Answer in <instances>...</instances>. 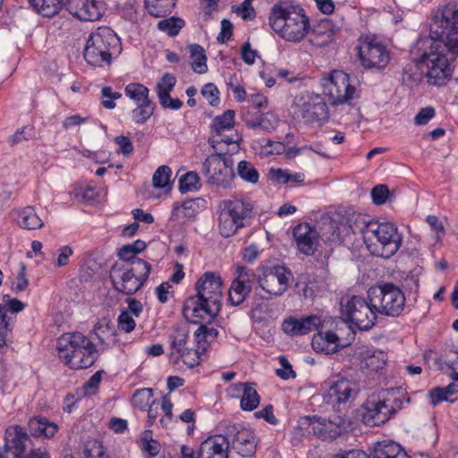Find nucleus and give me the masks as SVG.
<instances>
[{"label":"nucleus","instance_id":"nucleus-64","mask_svg":"<svg viewBox=\"0 0 458 458\" xmlns=\"http://www.w3.org/2000/svg\"><path fill=\"white\" fill-rule=\"evenodd\" d=\"M208 342L205 332L199 327L194 333V347L204 353L208 346Z\"/></svg>","mask_w":458,"mask_h":458},{"label":"nucleus","instance_id":"nucleus-43","mask_svg":"<svg viewBox=\"0 0 458 458\" xmlns=\"http://www.w3.org/2000/svg\"><path fill=\"white\" fill-rule=\"evenodd\" d=\"M33 8L45 17H53L60 11L62 0H29Z\"/></svg>","mask_w":458,"mask_h":458},{"label":"nucleus","instance_id":"nucleus-59","mask_svg":"<svg viewBox=\"0 0 458 458\" xmlns=\"http://www.w3.org/2000/svg\"><path fill=\"white\" fill-rule=\"evenodd\" d=\"M3 303L4 304L7 312L10 311L13 314L21 312L25 308L24 302L16 298H12L9 294L3 296Z\"/></svg>","mask_w":458,"mask_h":458},{"label":"nucleus","instance_id":"nucleus-8","mask_svg":"<svg viewBox=\"0 0 458 458\" xmlns=\"http://www.w3.org/2000/svg\"><path fill=\"white\" fill-rule=\"evenodd\" d=\"M120 48V39L109 27H99L89 36L84 58L93 66L109 64L113 55Z\"/></svg>","mask_w":458,"mask_h":458},{"label":"nucleus","instance_id":"nucleus-25","mask_svg":"<svg viewBox=\"0 0 458 458\" xmlns=\"http://www.w3.org/2000/svg\"><path fill=\"white\" fill-rule=\"evenodd\" d=\"M322 319L318 315H310L297 318H289L282 325L283 330L292 335H303L322 327Z\"/></svg>","mask_w":458,"mask_h":458},{"label":"nucleus","instance_id":"nucleus-26","mask_svg":"<svg viewBox=\"0 0 458 458\" xmlns=\"http://www.w3.org/2000/svg\"><path fill=\"white\" fill-rule=\"evenodd\" d=\"M176 84V78L171 73H165L156 86V92L160 106L165 109L179 110L182 106V101L179 98H172L170 93Z\"/></svg>","mask_w":458,"mask_h":458},{"label":"nucleus","instance_id":"nucleus-31","mask_svg":"<svg viewBox=\"0 0 458 458\" xmlns=\"http://www.w3.org/2000/svg\"><path fill=\"white\" fill-rule=\"evenodd\" d=\"M228 132V134H225V132L212 133L208 140L212 148L218 151L217 153H225V156L229 151L234 152L239 148L237 144L239 140L238 134L233 133V131Z\"/></svg>","mask_w":458,"mask_h":458},{"label":"nucleus","instance_id":"nucleus-27","mask_svg":"<svg viewBox=\"0 0 458 458\" xmlns=\"http://www.w3.org/2000/svg\"><path fill=\"white\" fill-rule=\"evenodd\" d=\"M230 442L224 435L205 439L199 448L198 458H228Z\"/></svg>","mask_w":458,"mask_h":458},{"label":"nucleus","instance_id":"nucleus-34","mask_svg":"<svg viewBox=\"0 0 458 458\" xmlns=\"http://www.w3.org/2000/svg\"><path fill=\"white\" fill-rule=\"evenodd\" d=\"M18 225L27 230L39 229L44 225L43 220L36 213L33 207L28 206L15 211Z\"/></svg>","mask_w":458,"mask_h":458},{"label":"nucleus","instance_id":"nucleus-13","mask_svg":"<svg viewBox=\"0 0 458 458\" xmlns=\"http://www.w3.org/2000/svg\"><path fill=\"white\" fill-rule=\"evenodd\" d=\"M293 108L297 117L306 123H321L328 117V108L325 99L318 94L309 91L298 94L293 100Z\"/></svg>","mask_w":458,"mask_h":458},{"label":"nucleus","instance_id":"nucleus-29","mask_svg":"<svg viewBox=\"0 0 458 458\" xmlns=\"http://www.w3.org/2000/svg\"><path fill=\"white\" fill-rule=\"evenodd\" d=\"M311 345L315 352L326 354L335 353L345 346L339 336L332 331H319L314 335Z\"/></svg>","mask_w":458,"mask_h":458},{"label":"nucleus","instance_id":"nucleus-28","mask_svg":"<svg viewBox=\"0 0 458 458\" xmlns=\"http://www.w3.org/2000/svg\"><path fill=\"white\" fill-rule=\"evenodd\" d=\"M232 447L242 457H250L256 453L257 438L252 429L241 427L233 435Z\"/></svg>","mask_w":458,"mask_h":458},{"label":"nucleus","instance_id":"nucleus-38","mask_svg":"<svg viewBox=\"0 0 458 458\" xmlns=\"http://www.w3.org/2000/svg\"><path fill=\"white\" fill-rule=\"evenodd\" d=\"M175 2L176 0H145V5L150 15L158 18L170 14Z\"/></svg>","mask_w":458,"mask_h":458},{"label":"nucleus","instance_id":"nucleus-7","mask_svg":"<svg viewBox=\"0 0 458 458\" xmlns=\"http://www.w3.org/2000/svg\"><path fill=\"white\" fill-rule=\"evenodd\" d=\"M151 271V265L143 259H133L130 263L114 264L110 278L116 291L131 295L145 284Z\"/></svg>","mask_w":458,"mask_h":458},{"label":"nucleus","instance_id":"nucleus-61","mask_svg":"<svg viewBox=\"0 0 458 458\" xmlns=\"http://www.w3.org/2000/svg\"><path fill=\"white\" fill-rule=\"evenodd\" d=\"M193 206L194 202L192 200L184 201L181 206L174 204L173 216H176V218L191 216L193 214V210L191 212L190 210L192 209Z\"/></svg>","mask_w":458,"mask_h":458},{"label":"nucleus","instance_id":"nucleus-42","mask_svg":"<svg viewBox=\"0 0 458 458\" xmlns=\"http://www.w3.org/2000/svg\"><path fill=\"white\" fill-rule=\"evenodd\" d=\"M235 113L226 110L223 114L216 116L212 123V133H224L233 130Z\"/></svg>","mask_w":458,"mask_h":458},{"label":"nucleus","instance_id":"nucleus-62","mask_svg":"<svg viewBox=\"0 0 458 458\" xmlns=\"http://www.w3.org/2000/svg\"><path fill=\"white\" fill-rule=\"evenodd\" d=\"M435 116L433 107H424L416 114L414 123L416 125H425Z\"/></svg>","mask_w":458,"mask_h":458},{"label":"nucleus","instance_id":"nucleus-6","mask_svg":"<svg viewBox=\"0 0 458 458\" xmlns=\"http://www.w3.org/2000/svg\"><path fill=\"white\" fill-rule=\"evenodd\" d=\"M254 205L249 199H233L221 201L218 206L219 233L228 238L250 224L253 217Z\"/></svg>","mask_w":458,"mask_h":458},{"label":"nucleus","instance_id":"nucleus-4","mask_svg":"<svg viewBox=\"0 0 458 458\" xmlns=\"http://www.w3.org/2000/svg\"><path fill=\"white\" fill-rule=\"evenodd\" d=\"M59 359L72 369L91 367L98 359V350L92 341L81 332L62 335L56 343Z\"/></svg>","mask_w":458,"mask_h":458},{"label":"nucleus","instance_id":"nucleus-48","mask_svg":"<svg viewBox=\"0 0 458 458\" xmlns=\"http://www.w3.org/2000/svg\"><path fill=\"white\" fill-rule=\"evenodd\" d=\"M155 108L156 104L154 102L137 105V106L131 111L132 121L139 124L146 123L153 114Z\"/></svg>","mask_w":458,"mask_h":458},{"label":"nucleus","instance_id":"nucleus-24","mask_svg":"<svg viewBox=\"0 0 458 458\" xmlns=\"http://www.w3.org/2000/svg\"><path fill=\"white\" fill-rule=\"evenodd\" d=\"M65 8L81 21H94L103 15L102 4L97 0H66Z\"/></svg>","mask_w":458,"mask_h":458},{"label":"nucleus","instance_id":"nucleus-47","mask_svg":"<svg viewBox=\"0 0 458 458\" xmlns=\"http://www.w3.org/2000/svg\"><path fill=\"white\" fill-rule=\"evenodd\" d=\"M200 187V179L196 172H188L180 178L179 189L182 193L198 191Z\"/></svg>","mask_w":458,"mask_h":458},{"label":"nucleus","instance_id":"nucleus-53","mask_svg":"<svg viewBox=\"0 0 458 458\" xmlns=\"http://www.w3.org/2000/svg\"><path fill=\"white\" fill-rule=\"evenodd\" d=\"M102 106L106 109H114L116 106L114 100L122 98V94L117 91H113L111 87L106 86L101 90Z\"/></svg>","mask_w":458,"mask_h":458},{"label":"nucleus","instance_id":"nucleus-36","mask_svg":"<svg viewBox=\"0 0 458 458\" xmlns=\"http://www.w3.org/2000/svg\"><path fill=\"white\" fill-rule=\"evenodd\" d=\"M15 320V316L7 314L4 304H0V349L7 345V342L12 336Z\"/></svg>","mask_w":458,"mask_h":458},{"label":"nucleus","instance_id":"nucleus-49","mask_svg":"<svg viewBox=\"0 0 458 458\" xmlns=\"http://www.w3.org/2000/svg\"><path fill=\"white\" fill-rule=\"evenodd\" d=\"M185 22L181 18L171 17L158 21L157 28L161 31L167 33L169 36H176Z\"/></svg>","mask_w":458,"mask_h":458},{"label":"nucleus","instance_id":"nucleus-21","mask_svg":"<svg viewBox=\"0 0 458 458\" xmlns=\"http://www.w3.org/2000/svg\"><path fill=\"white\" fill-rule=\"evenodd\" d=\"M358 393L359 387L357 384L349 378L342 377L329 383V386L324 394V401L335 407L354 399Z\"/></svg>","mask_w":458,"mask_h":458},{"label":"nucleus","instance_id":"nucleus-39","mask_svg":"<svg viewBox=\"0 0 458 458\" xmlns=\"http://www.w3.org/2000/svg\"><path fill=\"white\" fill-rule=\"evenodd\" d=\"M126 97L133 100L136 105L153 102L149 99V89L140 83H130L124 89Z\"/></svg>","mask_w":458,"mask_h":458},{"label":"nucleus","instance_id":"nucleus-37","mask_svg":"<svg viewBox=\"0 0 458 458\" xmlns=\"http://www.w3.org/2000/svg\"><path fill=\"white\" fill-rule=\"evenodd\" d=\"M93 331L101 344L109 346L115 344V330L108 319H103L98 322L94 326Z\"/></svg>","mask_w":458,"mask_h":458},{"label":"nucleus","instance_id":"nucleus-54","mask_svg":"<svg viewBox=\"0 0 458 458\" xmlns=\"http://www.w3.org/2000/svg\"><path fill=\"white\" fill-rule=\"evenodd\" d=\"M82 458H109L105 453L103 445L94 441L89 445H87L82 453Z\"/></svg>","mask_w":458,"mask_h":458},{"label":"nucleus","instance_id":"nucleus-14","mask_svg":"<svg viewBox=\"0 0 458 458\" xmlns=\"http://www.w3.org/2000/svg\"><path fill=\"white\" fill-rule=\"evenodd\" d=\"M357 48L360 64L367 70L383 71L390 62L389 50L373 37L360 38Z\"/></svg>","mask_w":458,"mask_h":458},{"label":"nucleus","instance_id":"nucleus-50","mask_svg":"<svg viewBox=\"0 0 458 458\" xmlns=\"http://www.w3.org/2000/svg\"><path fill=\"white\" fill-rule=\"evenodd\" d=\"M156 399H153V391L151 388H141L137 390L131 398L133 406L145 410Z\"/></svg>","mask_w":458,"mask_h":458},{"label":"nucleus","instance_id":"nucleus-1","mask_svg":"<svg viewBox=\"0 0 458 458\" xmlns=\"http://www.w3.org/2000/svg\"><path fill=\"white\" fill-rule=\"evenodd\" d=\"M426 49L420 60L405 66L403 81L419 84L424 77L433 85H441L451 76L450 62L458 55V4L449 3L438 9L429 23V38L419 42Z\"/></svg>","mask_w":458,"mask_h":458},{"label":"nucleus","instance_id":"nucleus-3","mask_svg":"<svg viewBox=\"0 0 458 458\" xmlns=\"http://www.w3.org/2000/svg\"><path fill=\"white\" fill-rule=\"evenodd\" d=\"M409 403L407 391L402 386L381 389L362 404V420L368 426L383 425Z\"/></svg>","mask_w":458,"mask_h":458},{"label":"nucleus","instance_id":"nucleus-40","mask_svg":"<svg viewBox=\"0 0 458 458\" xmlns=\"http://www.w3.org/2000/svg\"><path fill=\"white\" fill-rule=\"evenodd\" d=\"M190 52L192 70L199 74L207 72V55L204 48L198 44H193L190 46Z\"/></svg>","mask_w":458,"mask_h":458},{"label":"nucleus","instance_id":"nucleus-10","mask_svg":"<svg viewBox=\"0 0 458 458\" xmlns=\"http://www.w3.org/2000/svg\"><path fill=\"white\" fill-rule=\"evenodd\" d=\"M299 427L308 434L313 433L322 440L332 441L351 427L348 418L334 415L328 420L317 416H305L298 420Z\"/></svg>","mask_w":458,"mask_h":458},{"label":"nucleus","instance_id":"nucleus-5","mask_svg":"<svg viewBox=\"0 0 458 458\" xmlns=\"http://www.w3.org/2000/svg\"><path fill=\"white\" fill-rule=\"evenodd\" d=\"M381 223L371 219L367 215L352 214L347 218L346 223H339L335 220H329L325 227L326 232L323 237L331 242H343L345 237L352 231L353 234L360 233L363 237L364 243L368 250L372 252L373 247L379 234Z\"/></svg>","mask_w":458,"mask_h":458},{"label":"nucleus","instance_id":"nucleus-18","mask_svg":"<svg viewBox=\"0 0 458 458\" xmlns=\"http://www.w3.org/2000/svg\"><path fill=\"white\" fill-rule=\"evenodd\" d=\"M30 445V437L22 427L17 425L6 429L4 447L11 451L15 458H50L48 453L41 449L32 450L22 457L21 454Z\"/></svg>","mask_w":458,"mask_h":458},{"label":"nucleus","instance_id":"nucleus-46","mask_svg":"<svg viewBox=\"0 0 458 458\" xmlns=\"http://www.w3.org/2000/svg\"><path fill=\"white\" fill-rule=\"evenodd\" d=\"M238 175L245 182L255 184L259 182V174L254 165L245 160L239 162L237 165Z\"/></svg>","mask_w":458,"mask_h":458},{"label":"nucleus","instance_id":"nucleus-63","mask_svg":"<svg viewBox=\"0 0 458 458\" xmlns=\"http://www.w3.org/2000/svg\"><path fill=\"white\" fill-rule=\"evenodd\" d=\"M270 179L278 183H287L290 182V172L281 168H271L269 170Z\"/></svg>","mask_w":458,"mask_h":458},{"label":"nucleus","instance_id":"nucleus-11","mask_svg":"<svg viewBox=\"0 0 458 458\" xmlns=\"http://www.w3.org/2000/svg\"><path fill=\"white\" fill-rule=\"evenodd\" d=\"M233 165V161L230 157L225 153H215L203 162L201 172L210 185L229 189L234 179Z\"/></svg>","mask_w":458,"mask_h":458},{"label":"nucleus","instance_id":"nucleus-52","mask_svg":"<svg viewBox=\"0 0 458 458\" xmlns=\"http://www.w3.org/2000/svg\"><path fill=\"white\" fill-rule=\"evenodd\" d=\"M72 254L73 250L70 246H62L57 250L56 253L53 255L52 263L55 267L67 266Z\"/></svg>","mask_w":458,"mask_h":458},{"label":"nucleus","instance_id":"nucleus-51","mask_svg":"<svg viewBox=\"0 0 458 458\" xmlns=\"http://www.w3.org/2000/svg\"><path fill=\"white\" fill-rule=\"evenodd\" d=\"M172 170L167 165L159 166L154 173L152 182L155 188L162 189L170 185Z\"/></svg>","mask_w":458,"mask_h":458},{"label":"nucleus","instance_id":"nucleus-32","mask_svg":"<svg viewBox=\"0 0 458 458\" xmlns=\"http://www.w3.org/2000/svg\"><path fill=\"white\" fill-rule=\"evenodd\" d=\"M369 458H410L405 450L395 442L377 443Z\"/></svg>","mask_w":458,"mask_h":458},{"label":"nucleus","instance_id":"nucleus-55","mask_svg":"<svg viewBox=\"0 0 458 458\" xmlns=\"http://www.w3.org/2000/svg\"><path fill=\"white\" fill-rule=\"evenodd\" d=\"M118 329L124 333H131L135 329L136 322L129 311H122L117 318Z\"/></svg>","mask_w":458,"mask_h":458},{"label":"nucleus","instance_id":"nucleus-30","mask_svg":"<svg viewBox=\"0 0 458 458\" xmlns=\"http://www.w3.org/2000/svg\"><path fill=\"white\" fill-rule=\"evenodd\" d=\"M232 395L238 397V394L242 393L241 408L243 411H250L255 410L259 403L260 398L257 390L251 383H236L230 386Z\"/></svg>","mask_w":458,"mask_h":458},{"label":"nucleus","instance_id":"nucleus-57","mask_svg":"<svg viewBox=\"0 0 458 458\" xmlns=\"http://www.w3.org/2000/svg\"><path fill=\"white\" fill-rule=\"evenodd\" d=\"M389 196V191L386 185L378 184L375 186L371 191V198L373 203L376 205L384 204Z\"/></svg>","mask_w":458,"mask_h":458},{"label":"nucleus","instance_id":"nucleus-23","mask_svg":"<svg viewBox=\"0 0 458 458\" xmlns=\"http://www.w3.org/2000/svg\"><path fill=\"white\" fill-rule=\"evenodd\" d=\"M293 235L298 250L306 255H313L319 245V233L308 223H301L293 230Z\"/></svg>","mask_w":458,"mask_h":458},{"label":"nucleus","instance_id":"nucleus-41","mask_svg":"<svg viewBox=\"0 0 458 458\" xmlns=\"http://www.w3.org/2000/svg\"><path fill=\"white\" fill-rule=\"evenodd\" d=\"M201 354L203 353L196 347L189 345L171 361L174 365H179L180 361H182L187 368L191 369L199 364Z\"/></svg>","mask_w":458,"mask_h":458},{"label":"nucleus","instance_id":"nucleus-60","mask_svg":"<svg viewBox=\"0 0 458 458\" xmlns=\"http://www.w3.org/2000/svg\"><path fill=\"white\" fill-rule=\"evenodd\" d=\"M29 284L28 279L26 277V267L24 264L21 265V269L17 275L16 281L13 284V290L15 293H20L24 291Z\"/></svg>","mask_w":458,"mask_h":458},{"label":"nucleus","instance_id":"nucleus-9","mask_svg":"<svg viewBox=\"0 0 458 458\" xmlns=\"http://www.w3.org/2000/svg\"><path fill=\"white\" fill-rule=\"evenodd\" d=\"M368 299L376 314L386 317H398L405 306V296L402 290L391 283L370 287Z\"/></svg>","mask_w":458,"mask_h":458},{"label":"nucleus","instance_id":"nucleus-16","mask_svg":"<svg viewBox=\"0 0 458 458\" xmlns=\"http://www.w3.org/2000/svg\"><path fill=\"white\" fill-rule=\"evenodd\" d=\"M323 93L328 97L331 104L338 106L353 98L355 87L350 84L349 75L342 71H333L321 81Z\"/></svg>","mask_w":458,"mask_h":458},{"label":"nucleus","instance_id":"nucleus-56","mask_svg":"<svg viewBox=\"0 0 458 458\" xmlns=\"http://www.w3.org/2000/svg\"><path fill=\"white\" fill-rule=\"evenodd\" d=\"M279 364L281 365V368L276 369V376H278L279 377H281L282 379H284V380L295 377V376H296L295 372L293 370V368H292L290 362L288 361V360L285 357H284V356L279 357Z\"/></svg>","mask_w":458,"mask_h":458},{"label":"nucleus","instance_id":"nucleus-15","mask_svg":"<svg viewBox=\"0 0 458 458\" xmlns=\"http://www.w3.org/2000/svg\"><path fill=\"white\" fill-rule=\"evenodd\" d=\"M292 276V272L284 266H273L265 268L256 281L267 296L256 293L255 299L260 296V299L271 300L282 295L288 289Z\"/></svg>","mask_w":458,"mask_h":458},{"label":"nucleus","instance_id":"nucleus-44","mask_svg":"<svg viewBox=\"0 0 458 458\" xmlns=\"http://www.w3.org/2000/svg\"><path fill=\"white\" fill-rule=\"evenodd\" d=\"M386 357L387 355L385 352L374 349H368L362 353V359L366 366L375 371L383 369Z\"/></svg>","mask_w":458,"mask_h":458},{"label":"nucleus","instance_id":"nucleus-2","mask_svg":"<svg viewBox=\"0 0 458 458\" xmlns=\"http://www.w3.org/2000/svg\"><path fill=\"white\" fill-rule=\"evenodd\" d=\"M268 24L280 38L294 43L303 40L310 30L305 11L291 0H279L273 5Z\"/></svg>","mask_w":458,"mask_h":458},{"label":"nucleus","instance_id":"nucleus-20","mask_svg":"<svg viewBox=\"0 0 458 458\" xmlns=\"http://www.w3.org/2000/svg\"><path fill=\"white\" fill-rule=\"evenodd\" d=\"M237 277L232 282L228 290V301L233 306H239L245 301L257 280L254 271L243 266L236 267Z\"/></svg>","mask_w":458,"mask_h":458},{"label":"nucleus","instance_id":"nucleus-19","mask_svg":"<svg viewBox=\"0 0 458 458\" xmlns=\"http://www.w3.org/2000/svg\"><path fill=\"white\" fill-rule=\"evenodd\" d=\"M379 236L375 242L372 254L388 259L397 252L402 243V236L398 233L396 226L390 223H381Z\"/></svg>","mask_w":458,"mask_h":458},{"label":"nucleus","instance_id":"nucleus-22","mask_svg":"<svg viewBox=\"0 0 458 458\" xmlns=\"http://www.w3.org/2000/svg\"><path fill=\"white\" fill-rule=\"evenodd\" d=\"M198 296L221 308L222 279L214 272L203 274L195 284Z\"/></svg>","mask_w":458,"mask_h":458},{"label":"nucleus","instance_id":"nucleus-35","mask_svg":"<svg viewBox=\"0 0 458 458\" xmlns=\"http://www.w3.org/2000/svg\"><path fill=\"white\" fill-rule=\"evenodd\" d=\"M170 360L177 357L189 344V334L184 328H175L169 335Z\"/></svg>","mask_w":458,"mask_h":458},{"label":"nucleus","instance_id":"nucleus-58","mask_svg":"<svg viewBox=\"0 0 458 458\" xmlns=\"http://www.w3.org/2000/svg\"><path fill=\"white\" fill-rule=\"evenodd\" d=\"M201 94L211 106H216L219 102V91L213 83H207L201 89Z\"/></svg>","mask_w":458,"mask_h":458},{"label":"nucleus","instance_id":"nucleus-12","mask_svg":"<svg viewBox=\"0 0 458 458\" xmlns=\"http://www.w3.org/2000/svg\"><path fill=\"white\" fill-rule=\"evenodd\" d=\"M341 310L345 319L362 331L370 329L377 320V314L370 305V301L360 296L343 298Z\"/></svg>","mask_w":458,"mask_h":458},{"label":"nucleus","instance_id":"nucleus-33","mask_svg":"<svg viewBox=\"0 0 458 458\" xmlns=\"http://www.w3.org/2000/svg\"><path fill=\"white\" fill-rule=\"evenodd\" d=\"M29 430L37 437H52L57 432L58 426L45 417H35L29 420Z\"/></svg>","mask_w":458,"mask_h":458},{"label":"nucleus","instance_id":"nucleus-17","mask_svg":"<svg viewBox=\"0 0 458 458\" xmlns=\"http://www.w3.org/2000/svg\"><path fill=\"white\" fill-rule=\"evenodd\" d=\"M221 308L207 301L198 295L188 297L183 304L184 318L192 324L211 322L218 315Z\"/></svg>","mask_w":458,"mask_h":458},{"label":"nucleus","instance_id":"nucleus-45","mask_svg":"<svg viewBox=\"0 0 458 458\" xmlns=\"http://www.w3.org/2000/svg\"><path fill=\"white\" fill-rule=\"evenodd\" d=\"M458 393V385L450 384L446 387H436L432 389L429 393L430 403L433 405H437V403L446 401L453 402L451 398L453 394Z\"/></svg>","mask_w":458,"mask_h":458}]
</instances>
